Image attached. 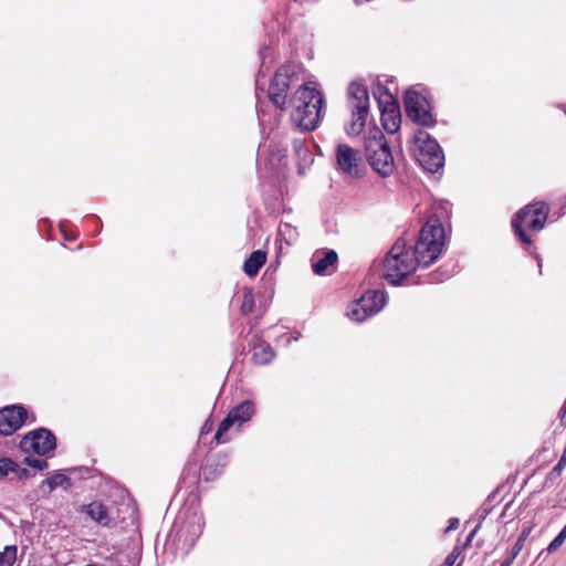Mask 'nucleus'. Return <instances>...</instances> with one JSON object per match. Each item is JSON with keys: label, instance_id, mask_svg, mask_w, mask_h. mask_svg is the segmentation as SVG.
<instances>
[{"label": "nucleus", "instance_id": "nucleus-1", "mask_svg": "<svg viewBox=\"0 0 566 566\" xmlns=\"http://www.w3.org/2000/svg\"><path fill=\"white\" fill-rule=\"evenodd\" d=\"M405 240L399 239L391 245V285H400L417 265L429 266L442 253L444 228L441 220L430 216L419 231L413 250H405Z\"/></svg>", "mask_w": 566, "mask_h": 566}, {"label": "nucleus", "instance_id": "nucleus-2", "mask_svg": "<svg viewBox=\"0 0 566 566\" xmlns=\"http://www.w3.org/2000/svg\"><path fill=\"white\" fill-rule=\"evenodd\" d=\"M374 95L381 112V127L376 125L369 127L365 138V151L369 165L381 177H387L389 169V144L384 130H387L388 119L386 117L389 107V93L380 81L377 82Z\"/></svg>", "mask_w": 566, "mask_h": 566}, {"label": "nucleus", "instance_id": "nucleus-3", "mask_svg": "<svg viewBox=\"0 0 566 566\" xmlns=\"http://www.w3.org/2000/svg\"><path fill=\"white\" fill-rule=\"evenodd\" d=\"M324 99L315 83L310 82L302 85L292 98V119L295 125L313 130L321 120V108Z\"/></svg>", "mask_w": 566, "mask_h": 566}, {"label": "nucleus", "instance_id": "nucleus-4", "mask_svg": "<svg viewBox=\"0 0 566 566\" xmlns=\"http://www.w3.org/2000/svg\"><path fill=\"white\" fill-rule=\"evenodd\" d=\"M548 205L544 201L534 202L522 208L512 219V228L522 243L532 244V239L526 230L539 232L547 220Z\"/></svg>", "mask_w": 566, "mask_h": 566}, {"label": "nucleus", "instance_id": "nucleus-5", "mask_svg": "<svg viewBox=\"0 0 566 566\" xmlns=\"http://www.w3.org/2000/svg\"><path fill=\"white\" fill-rule=\"evenodd\" d=\"M347 104L352 112V119L345 128L346 134L358 136L364 130L369 111L367 87L359 82H352L347 90Z\"/></svg>", "mask_w": 566, "mask_h": 566}, {"label": "nucleus", "instance_id": "nucleus-6", "mask_svg": "<svg viewBox=\"0 0 566 566\" xmlns=\"http://www.w3.org/2000/svg\"><path fill=\"white\" fill-rule=\"evenodd\" d=\"M416 159L430 174L438 172L444 165V154L438 142L424 130L415 133Z\"/></svg>", "mask_w": 566, "mask_h": 566}, {"label": "nucleus", "instance_id": "nucleus-7", "mask_svg": "<svg viewBox=\"0 0 566 566\" xmlns=\"http://www.w3.org/2000/svg\"><path fill=\"white\" fill-rule=\"evenodd\" d=\"M407 116L416 124L431 127L437 123L431 114V107L427 97L416 87H410L403 96Z\"/></svg>", "mask_w": 566, "mask_h": 566}, {"label": "nucleus", "instance_id": "nucleus-8", "mask_svg": "<svg viewBox=\"0 0 566 566\" xmlns=\"http://www.w3.org/2000/svg\"><path fill=\"white\" fill-rule=\"evenodd\" d=\"M386 303L385 293L381 291H368L360 298L354 301L347 310V316L357 323L378 313Z\"/></svg>", "mask_w": 566, "mask_h": 566}, {"label": "nucleus", "instance_id": "nucleus-9", "mask_svg": "<svg viewBox=\"0 0 566 566\" xmlns=\"http://www.w3.org/2000/svg\"><path fill=\"white\" fill-rule=\"evenodd\" d=\"M253 413L254 405L250 400L242 401L239 406L232 408L228 416L221 421L214 434L216 441L218 443L228 441V438L224 436L230 430V428L233 426L240 428L242 423L251 419Z\"/></svg>", "mask_w": 566, "mask_h": 566}, {"label": "nucleus", "instance_id": "nucleus-10", "mask_svg": "<svg viewBox=\"0 0 566 566\" xmlns=\"http://www.w3.org/2000/svg\"><path fill=\"white\" fill-rule=\"evenodd\" d=\"M294 75L295 67L293 65H283L276 71L274 78L270 83L269 96L280 108H283L285 105L286 93Z\"/></svg>", "mask_w": 566, "mask_h": 566}, {"label": "nucleus", "instance_id": "nucleus-11", "mask_svg": "<svg viewBox=\"0 0 566 566\" xmlns=\"http://www.w3.org/2000/svg\"><path fill=\"white\" fill-rule=\"evenodd\" d=\"M20 447L24 452L46 454L55 448V438L49 430L39 429L25 434Z\"/></svg>", "mask_w": 566, "mask_h": 566}, {"label": "nucleus", "instance_id": "nucleus-12", "mask_svg": "<svg viewBox=\"0 0 566 566\" xmlns=\"http://www.w3.org/2000/svg\"><path fill=\"white\" fill-rule=\"evenodd\" d=\"M27 418V411L21 406L4 407L0 410V433L12 434L17 431Z\"/></svg>", "mask_w": 566, "mask_h": 566}, {"label": "nucleus", "instance_id": "nucleus-13", "mask_svg": "<svg viewBox=\"0 0 566 566\" xmlns=\"http://www.w3.org/2000/svg\"><path fill=\"white\" fill-rule=\"evenodd\" d=\"M336 163L343 174L357 178V167L360 163L358 150L346 144H339L336 149Z\"/></svg>", "mask_w": 566, "mask_h": 566}, {"label": "nucleus", "instance_id": "nucleus-14", "mask_svg": "<svg viewBox=\"0 0 566 566\" xmlns=\"http://www.w3.org/2000/svg\"><path fill=\"white\" fill-rule=\"evenodd\" d=\"M337 261V253L334 250L316 251L312 258V268L315 274L324 275L327 269Z\"/></svg>", "mask_w": 566, "mask_h": 566}, {"label": "nucleus", "instance_id": "nucleus-15", "mask_svg": "<svg viewBox=\"0 0 566 566\" xmlns=\"http://www.w3.org/2000/svg\"><path fill=\"white\" fill-rule=\"evenodd\" d=\"M82 512L101 525H107L109 522L107 511L102 503L92 502L88 505H84Z\"/></svg>", "mask_w": 566, "mask_h": 566}, {"label": "nucleus", "instance_id": "nucleus-16", "mask_svg": "<svg viewBox=\"0 0 566 566\" xmlns=\"http://www.w3.org/2000/svg\"><path fill=\"white\" fill-rule=\"evenodd\" d=\"M266 254L263 251H254L244 262L243 270L247 275L254 276L258 274L260 268L265 263Z\"/></svg>", "mask_w": 566, "mask_h": 566}, {"label": "nucleus", "instance_id": "nucleus-17", "mask_svg": "<svg viewBox=\"0 0 566 566\" xmlns=\"http://www.w3.org/2000/svg\"><path fill=\"white\" fill-rule=\"evenodd\" d=\"M274 357V353L272 352L269 344L260 342L253 346L252 349V359L258 365H265L270 363Z\"/></svg>", "mask_w": 566, "mask_h": 566}, {"label": "nucleus", "instance_id": "nucleus-18", "mask_svg": "<svg viewBox=\"0 0 566 566\" xmlns=\"http://www.w3.org/2000/svg\"><path fill=\"white\" fill-rule=\"evenodd\" d=\"M17 559V546L8 545L0 552V566H12Z\"/></svg>", "mask_w": 566, "mask_h": 566}, {"label": "nucleus", "instance_id": "nucleus-19", "mask_svg": "<svg viewBox=\"0 0 566 566\" xmlns=\"http://www.w3.org/2000/svg\"><path fill=\"white\" fill-rule=\"evenodd\" d=\"M48 484H49L50 491H52L57 486L67 488L70 485V480L66 475H64L62 473H57V474L52 475L48 480Z\"/></svg>", "mask_w": 566, "mask_h": 566}, {"label": "nucleus", "instance_id": "nucleus-20", "mask_svg": "<svg viewBox=\"0 0 566 566\" xmlns=\"http://www.w3.org/2000/svg\"><path fill=\"white\" fill-rule=\"evenodd\" d=\"M565 539H566V525L558 533V535L549 543V545L547 547V552L554 553L555 551H557L563 545Z\"/></svg>", "mask_w": 566, "mask_h": 566}, {"label": "nucleus", "instance_id": "nucleus-21", "mask_svg": "<svg viewBox=\"0 0 566 566\" xmlns=\"http://www.w3.org/2000/svg\"><path fill=\"white\" fill-rule=\"evenodd\" d=\"M254 307V297L251 292H248L243 295V301L241 304V312L243 314H249L252 312Z\"/></svg>", "mask_w": 566, "mask_h": 566}, {"label": "nucleus", "instance_id": "nucleus-22", "mask_svg": "<svg viewBox=\"0 0 566 566\" xmlns=\"http://www.w3.org/2000/svg\"><path fill=\"white\" fill-rule=\"evenodd\" d=\"M17 464L10 459H0V478L6 476L9 472L15 471Z\"/></svg>", "mask_w": 566, "mask_h": 566}, {"label": "nucleus", "instance_id": "nucleus-23", "mask_svg": "<svg viewBox=\"0 0 566 566\" xmlns=\"http://www.w3.org/2000/svg\"><path fill=\"white\" fill-rule=\"evenodd\" d=\"M565 467H566V463H563L562 458H560L558 460V462L555 464V467L548 473V475L546 478V482L554 481V480L558 479L560 476L563 470L565 469Z\"/></svg>", "mask_w": 566, "mask_h": 566}, {"label": "nucleus", "instance_id": "nucleus-24", "mask_svg": "<svg viewBox=\"0 0 566 566\" xmlns=\"http://www.w3.org/2000/svg\"><path fill=\"white\" fill-rule=\"evenodd\" d=\"M25 461L30 467L36 468L39 470H43L48 467V463L44 460L27 458Z\"/></svg>", "mask_w": 566, "mask_h": 566}, {"label": "nucleus", "instance_id": "nucleus-25", "mask_svg": "<svg viewBox=\"0 0 566 566\" xmlns=\"http://www.w3.org/2000/svg\"><path fill=\"white\" fill-rule=\"evenodd\" d=\"M390 112H391V125L395 126L396 125V117H395V114L397 113L399 115V104L398 102L394 98V96L391 95V108H390Z\"/></svg>", "mask_w": 566, "mask_h": 566}, {"label": "nucleus", "instance_id": "nucleus-26", "mask_svg": "<svg viewBox=\"0 0 566 566\" xmlns=\"http://www.w3.org/2000/svg\"><path fill=\"white\" fill-rule=\"evenodd\" d=\"M457 558H458V554L455 552L450 553L446 557L442 566H452L455 563Z\"/></svg>", "mask_w": 566, "mask_h": 566}, {"label": "nucleus", "instance_id": "nucleus-27", "mask_svg": "<svg viewBox=\"0 0 566 566\" xmlns=\"http://www.w3.org/2000/svg\"><path fill=\"white\" fill-rule=\"evenodd\" d=\"M523 538H517V541L515 542L514 546L512 547V554L514 556H517L520 554V552L522 551L523 548Z\"/></svg>", "mask_w": 566, "mask_h": 566}, {"label": "nucleus", "instance_id": "nucleus-28", "mask_svg": "<svg viewBox=\"0 0 566 566\" xmlns=\"http://www.w3.org/2000/svg\"><path fill=\"white\" fill-rule=\"evenodd\" d=\"M459 526V520L458 518H451L450 522H449V526L447 528V532L451 531V530H455L458 528Z\"/></svg>", "mask_w": 566, "mask_h": 566}, {"label": "nucleus", "instance_id": "nucleus-29", "mask_svg": "<svg viewBox=\"0 0 566 566\" xmlns=\"http://www.w3.org/2000/svg\"><path fill=\"white\" fill-rule=\"evenodd\" d=\"M516 556H514L513 554H511V556L509 558H506L501 566H511L513 560L515 559Z\"/></svg>", "mask_w": 566, "mask_h": 566}, {"label": "nucleus", "instance_id": "nucleus-30", "mask_svg": "<svg viewBox=\"0 0 566 566\" xmlns=\"http://www.w3.org/2000/svg\"><path fill=\"white\" fill-rule=\"evenodd\" d=\"M560 418H562V421L564 420L565 416H566V399H565V402L560 409Z\"/></svg>", "mask_w": 566, "mask_h": 566}, {"label": "nucleus", "instance_id": "nucleus-31", "mask_svg": "<svg viewBox=\"0 0 566 566\" xmlns=\"http://www.w3.org/2000/svg\"><path fill=\"white\" fill-rule=\"evenodd\" d=\"M528 533H530L528 531H524V532L518 536V538H523V543H524V542H525V539H526V537H527V535H528Z\"/></svg>", "mask_w": 566, "mask_h": 566}, {"label": "nucleus", "instance_id": "nucleus-32", "mask_svg": "<svg viewBox=\"0 0 566 566\" xmlns=\"http://www.w3.org/2000/svg\"><path fill=\"white\" fill-rule=\"evenodd\" d=\"M560 458H562V462L566 463V448L564 449Z\"/></svg>", "mask_w": 566, "mask_h": 566}, {"label": "nucleus", "instance_id": "nucleus-33", "mask_svg": "<svg viewBox=\"0 0 566 566\" xmlns=\"http://www.w3.org/2000/svg\"><path fill=\"white\" fill-rule=\"evenodd\" d=\"M476 530H478V527H475V528L471 532V534L469 535L468 541H471V538H472V537L474 536V534L476 533Z\"/></svg>", "mask_w": 566, "mask_h": 566}, {"label": "nucleus", "instance_id": "nucleus-34", "mask_svg": "<svg viewBox=\"0 0 566 566\" xmlns=\"http://www.w3.org/2000/svg\"><path fill=\"white\" fill-rule=\"evenodd\" d=\"M536 260H537L538 266L541 268L542 263H541V259L538 258V255H536Z\"/></svg>", "mask_w": 566, "mask_h": 566}, {"label": "nucleus", "instance_id": "nucleus-35", "mask_svg": "<svg viewBox=\"0 0 566 566\" xmlns=\"http://www.w3.org/2000/svg\"><path fill=\"white\" fill-rule=\"evenodd\" d=\"M86 566H96V565H86Z\"/></svg>", "mask_w": 566, "mask_h": 566}]
</instances>
